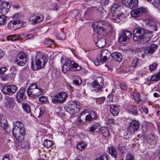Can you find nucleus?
Segmentation results:
<instances>
[{"label":"nucleus","instance_id":"f257e3e1","mask_svg":"<svg viewBox=\"0 0 160 160\" xmlns=\"http://www.w3.org/2000/svg\"><path fill=\"white\" fill-rule=\"evenodd\" d=\"M94 32L96 33L94 35V40L96 41V37L98 38H103L106 36L109 32L112 30V25L108 21H99L98 25L93 26Z\"/></svg>","mask_w":160,"mask_h":160},{"label":"nucleus","instance_id":"f03ea898","mask_svg":"<svg viewBox=\"0 0 160 160\" xmlns=\"http://www.w3.org/2000/svg\"><path fill=\"white\" fill-rule=\"evenodd\" d=\"M152 33L141 28H135L133 32V39L135 41H141L140 43L144 44L152 37Z\"/></svg>","mask_w":160,"mask_h":160},{"label":"nucleus","instance_id":"7ed1b4c3","mask_svg":"<svg viewBox=\"0 0 160 160\" xmlns=\"http://www.w3.org/2000/svg\"><path fill=\"white\" fill-rule=\"evenodd\" d=\"M12 133L18 142L23 141L26 133L25 129L23 124L20 121H17L13 123Z\"/></svg>","mask_w":160,"mask_h":160},{"label":"nucleus","instance_id":"20e7f679","mask_svg":"<svg viewBox=\"0 0 160 160\" xmlns=\"http://www.w3.org/2000/svg\"><path fill=\"white\" fill-rule=\"evenodd\" d=\"M61 62L63 64L62 67L63 72L65 73L69 70H79L81 68V67L77 63L74 62L66 58L65 57H62L61 58Z\"/></svg>","mask_w":160,"mask_h":160},{"label":"nucleus","instance_id":"39448f33","mask_svg":"<svg viewBox=\"0 0 160 160\" xmlns=\"http://www.w3.org/2000/svg\"><path fill=\"white\" fill-rule=\"evenodd\" d=\"M47 62L46 57L42 56L40 57H36L35 59H33L32 61V68L33 70H37L44 67Z\"/></svg>","mask_w":160,"mask_h":160},{"label":"nucleus","instance_id":"423d86ee","mask_svg":"<svg viewBox=\"0 0 160 160\" xmlns=\"http://www.w3.org/2000/svg\"><path fill=\"white\" fill-rule=\"evenodd\" d=\"M27 92L29 97L35 98L42 94L43 90L38 88L36 83H31Z\"/></svg>","mask_w":160,"mask_h":160},{"label":"nucleus","instance_id":"0eeeda50","mask_svg":"<svg viewBox=\"0 0 160 160\" xmlns=\"http://www.w3.org/2000/svg\"><path fill=\"white\" fill-rule=\"evenodd\" d=\"M68 97V95L66 92H62L54 95L52 101L55 104L62 103L65 101Z\"/></svg>","mask_w":160,"mask_h":160},{"label":"nucleus","instance_id":"6e6552de","mask_svg":"<svg viewBox=\"0 0 160 160\" xmlns=\"http://www.w3.org/2000/svg\"><path fill=\"white\" fill-rule=\"evenodd\" d=\"M79 105L77 101H71L68 105L66 111L71 114H74L79 111Z\"/></svg>","mask_w":160,"mask_h":160},{"label":"nucleus","instance_id":"1a4fd4ad","mask_svg":"<svg viewBox=\"0 0 160 160\" xmlns=\"http://www.w3.org/2000/svg\"><path fill=\"white\" fill-rule=\"evenodd\" d=\"M22 21L16 20L10 21L8 24V28L12 30H16L21 28L23 25Z\"/></svg>","mask_w":160,"mask_h":160},{"label":"nucleus","instance_id":"9d476101","mask_svg":"<svg viewBox=\"0 0 160 160\" xmlns=\"http://www.w3.org/2000/svg\"><path fill=\"white\" fill-rule=\"evenodd\" d=\"M103 80L101 77H98L92 83L91 85L93 88V90L96 92L100 91L102 88L103 85Z\"/></svg>","mask_w":160,"mask_h":160},{"label":"nucleus","instance_id":"9b49d317","mask_svg":"<svg viewBox=\"0 0 160 160\" xmlns=\"http://www.w3.org/2000/svg\"><path fill=\"white\" fill-rule=\"evenodd\" d=\"M18 89V87L14 85H6L2 89V92L5 95H11L15 93Z\"/></svg>","mask_w":160,"mask_h":160},{"label":"nucleus","instance_id":"f8f14e48","mask_svg":"<svg viewBox=\"0 0 160 160\" xmlns=\"http://www.w3.org/2000/svg\"><path fill=\"white\" fill-rule=\"evenodd\" d=\"M27 61V57L23 52H20L17 55L16 62L17 64L20 66H23Z\"/></svg>","mask_w":160,"mask_h":160},{"label":"nucleus","instance_id":"ddd939ff","mask_svg":"<svg viewBox=\"0 0 160 160\" xmlns=\"http://www.w3.org/2000/svg\"><path fill=\"white\" fill-rule=\"evenodd\" d=\"M126 17V16L122 12H121L118 15L117 13H113L110 18L114 22L118 23L120 21H123Z\"/></svg>","mask_w":160,"mask_h":160},{"label":"nucleus","instance_id":"4468645a","mask_svg":"<svg viewBox=\"0 0 160 160\" xmlns=\"http://www.w3.org/2000/svg\"><path fill=\"white\" fill-rule=\"evenodd\" d=\"M138 121L134 119H132L129 122V129L131 132H134L138 130L140 125Z\"/></svg>","mask_w":160,"mask_h":160},{"label":"nucleus","instance_id":"2eb2a0df","mask_svg":"<svg viewBox=\"0 0 160 160\" xmlns=\"http://www.w3.org/2000/svg\"><path fill=\"white\" fill-rule=\"evenodd\" d=\"M147 12L145 8H141L132 10L131 12V15L132 17L136 18L142 15L143 13Z\"/></svg>","mask_w":160,"mask_h":160},{"label":"nucleus","instance_id":"dca6fc26","mask_svg":"<svg viewBox=\"0 0 160 160\" xmlns=\"http://www.w3.org/2000/svg\"><path fill=\"white\" fill-rule=\"evenodd\" d=\"M132 33L131 32L127 30L122 32L121 34L119 36V41L121 43L123 42H126L128 39L131 36Z\"/></svg>","mask_w":160,"mask_h":160},{"label":"nucleus","instance_id":"f3484780","mask_svg":"<svg viewBox=\"0 0 160 160\" xmlns=\"http://www.w3.org/2000/svg\"><path fill=\"white\" fill-rule=\"evenodd\" d=\"M44 17L42 15H38L31 16L29 19V23L32 24H35L42 21Z\"/></svg>","mask_w":160,"mask_h":160},{"label":"nucleus","instance_id":"a211bd4d","mask_svg":"<svg viewBox=\"0 0 160 160\" xmlns=\"http://www.w3.org/2000/svg\"><path fill=\"white\" fill-rule=\"evenodd\" d=\"M110 57L107 56L103 57V56L100 55L99 57H97L94 60V63L95 65L98 66L101 64H103L108 61Z\"/></svg>","mask_w":160,"mask_h":160},{"label":"nucleus","instance_id":"6ab92c4d","mask_svg":"<svg viewBox=\"0 0 160 160\" xmlns=\"http://www.w3.org/2000/svg\"><path fill=\"white\" fill-rule=\"evenodd\" d=\"M124 4L130 9L137 7L138 5V0H124Z\"/></svg>","mask_w":160,"mask_h":160},{"label":"nucleus","instance_id":"aec40b11","mask_svg":"<svg viewBox=\"0 0 160 160\" xmlns=\"http://www.w3.org/2000/svg\"><path fill=\"white\" fill-rule=\"evenodd\" d=\"M146 139L148 143L151 145H154L156 142L157 139V136L152 134H149L146 136Z\"/></svg>","mask_w":160,"mask_h":160},{"label":"nucleus","instance_id":"412c9836","mask_svg":"<svg viewBox=\"0 0 160 160\" xmlns=\"http://www.w3.org/2000/svg\"><path fill=\"white\" fill-rule=\"evenodd\" d=\"M158 45L152 44L148 47H147L144 50V53L146 54H151L157 49Z\"/></svg>","mask_w":160,"mask_h":160},{"label":"nucleus","instance_id":"4be33fe9","mask_svg":"<svg viewBox=\"0 0 160 160\" xmlns=\"http://www.w3.org/2000/svg\"><path fill=\"white\" fill-rule=\"evenodd\" d=\"M25 89L24 88H21L17 92V97L18 102H21L24 100V97L25 95Z\"/></svg>","mask_w":160,"mask_h":160},{"label":"nucleus","instance_id":"5701e85b","mask_svg":"<svg viewBox=\"0 0 160 160\" xmlns=\"http://www.w3.org/2000/svg\"><path fill=\"white\" fill-rule=\"evenodd\" d=\"M5 104L8 108H12L14 105V100L13 97H6L5 99Z\"/></svg>","mask_w":160,"mask_h":160},{"label":"nucleus","instance_id":"b1692460","mask_svg":"<svg viewBox=\"0 0 160 160\" xmlns=\"http://www.w3.org/2000/svg\"><path fill=\"white\" fill-rule=\"evenodd\" d=\"M110 112L113 116H117L119 113V109L116 105H111L110 106Z\"/></svg>","mask_w":160,"mask_h":160},{"label":"nucleus","instance_id":"393cba45","mask_svg":"<svg viewBox=\"0 0 160 160\" xmlns=\"http://www.w3.org/2000/svg\"><path fill=\"white\" fill-rule=\"evenodd\" d=\"M96 41H94L98 47L100 48H103L106 44V41L104 38H98L96 37Z\"/></svg>","mask_w":160,"mask_h":160},{"label":"nucleus","instance_id":"a878e982","mask_svg":"<svg viewBox=\"0 0 160 160\" xmlns=\"http://www.w3.org/2000/svg\"><path fill=\"white\" fill-rule=\"evenodd\" d=\"M10 8V5L8 2H3L1 4V9L2 12L6 14L7 13Z\"/></svg>","mask_w":160,"mask_h":160},{"label":"nucleus","instance_id":"bb28decb","mask_svg":"<svg viewBox=\"0 0 160 160\" xmlns=\"http://www.w3.org/2000/svg\"><path fill=\"white\" fill-rule=\"evenodd\" d=\"M120 6L117 3H114L111 6L110 9L111 12L109 13L110 17L111 16L112 14L116 13V11L119 10L121 8Z\"/></svg>","mask_w":160,"mask_h":160},{"label":"nucleus","instance_id":"cd10ccee","mask_svg":"<svg viewBox=\"0 0 160 160\" xmlns=\"http://www.w3.org/2000/svg\"><path fill=\"white\" fill-rule=\"evenodd\" d=\"M111 56L115 60L119 62H121L122 59L121 54L118 52L112 53L111 54Z\"/></svg>","mask_w":160,"mask_h":160},{"label":"nucleus","instance_id":"c85d7f7f","mask_svg":"<svg viewBox=\"0 0 160 160\" xmlns=\"http://www.w3.org/2000/svg\"><path fill=\"white\" fill-rule=\"evenodd\" d=\"M108 150L109 153L112 157L115 158H117V152L115 147L112 146L111 147L108 148Z\"/></svg>","mask_w":160,"mask_h":160},{"label":"nucleus","instance_id":"c756f323","mask_svg":"<svg viewBox=\"0 0 160 160\" xmlns=\"http://www.w3.org/2000/svg\"><path fill=\"white\" fill-rule=\"evenodd\" d=\"M128 112L132 114L137 115L138 114V111L137 107L134 105H131L128 109Z\"/></svg>","mask_w":160,"mask_h":160},{"label":"nucleus","instance_id":"7c9ffc66","mask_svg":"<svg viewBox=\"0 0 160 160\" xmlns=\"http://www.w3.org/2000/svg\"><path fill=\"white\" fill-rule=\"evenodd\" d=\"M100 128V125L98 123H96L89 128V132H95L98 131Z\"/></svg>","mask_w":160,"mask_h":160},{"label":"nucleus","instance_id":"2f4dec72","mask_svg":"<svg viewBox=\"0 0 160 160\" xmlns=\"http://www.w3.org/2000/svg\"><path fill=\"white\" fill-rule=\"evenodd\" d=\"M101 132L105 137L108 138L109 137V131L107 127L102 128L101 129Z\"/></svg>","mask_w":160,"mask_h":160},{"label":"nucleus","instance_id":"473e14b6","mask_svg":"<svg viewBox=\"0 0 160 160\" xmlns=\"http://www.w3.org/2000/svg\"><path fill=\"white\" fill-rule=\"evenodd\" d=\"M160 80V71L156 74L152 76L149 80V82H155Z\"/></svg>","mask_w":160,"mask_h":160},{"label":"nucleus","instance_id":"72a5a7b5","mask_svg":"<svg viewBox=\"0 0 160 160\" xmlns=\"http://www.w3.org/2000/svg\"><path fill=\"white\" fill-rule=\"evenodd\" d=\"M22 107L23 109L25 111L28 113H29L30 112V109L29 106L27 103H22Z\"/></svg>","mask_w":160,"mask_h":160},{"label":"nucleus","instance_id":"f704fd0d","mask_svg":"<svg viewBox=\"0 0 160 160\" xmlns=\"http://www.w3.org/2000/svg\"><path fill=\"white\" fill-rule=\"evenodd\" d=\"M7 18L4 15H2L0 16V25L3 26L6 24Z\"/></svg>","mask_w":160,"mask_h":160},{"label":"nucleus","instance_id":"c9c22d12","mask_svg":"<svg viewBox=\"0 0 160 160\" xmlns=\"http://www.w3.org/2000/svg\"><path fill=\"white\" fill-rule=\"evenodd\" d=\"M100 55L103 56V57L106 56V57L107 56V57H110L111 56V52L109 51L106 49L102 50L101 52Z\"/></svg>","mask_w":160,"mask_h":160},{"label":"nucleus","instance_id":"e433bc0d","mask_svg":"<svg viewBox=\"0 0 160 160\" xmlns=\"http://www.w3.org/2000/svg\"><path fill=\"white\" fill-rule=\"evenodd\" d=\"M87 146V144L82 142H81L77 145V148L79 150H81L85 148Z\"/></svg>","mask_w":160,"mask_h":160},{"label":"nucleus","instance_id":"4c0bfd02","mask_svg":"<svg viewBox=\"0 0 160 160\" xmlns=\"http://www.w3.org/2000/svg\"><path fill=\"white\" fill-rule=\"evenodd\" d=\"M148 1H150L152 4L155 7L158 8L160 5L159 0H147Z\"/></svg>","mask_w":160,"mask_h":160},{"label":"nucleus","instance_id":"58836bf2","mask_svg":"<svg viewBox=\"0 0 160 160\" xmlns=\"http://www.w3.org/2000/svg\"><path fill=\"white\" fill-rule=\"evenodd\" d=\"M99 12L101 13V15L103 17H107L108 16L110 17L109 14L107 13L102 8H100L98 9Z\"/></svg>","mask_w":160,"mask_h":160},{"label":"nucleus","instance_id":"ea45409f","mask_svg":"<svg viewBox=\"0 0 160 160\" xmlns=\"http://www.w3.org/2000/svg\"><path fill=\"white\" fill-rule=\"evenodd\" d=\"M133 98L135 100L137 101L138 102H139L140 101V95L136 91L134 92L133 95Z\"/></svg>","mask_w":160,"mask_h":160},{"label":"nucleus","instance_id":"a19ab883","mask_svg":"<svg viewBox=\"0 0 160 160\" xmlns=\"http://www.w3.org/2000/svg\"><path fill=\"white\" fill-rule=\"evenodd\" d=\"M134 132H131V131L129 130L124 132V137L125 139H127L129 138L131 136L132 133Z\"/></svg>","mask_w":160,"mask_h":160},{"label":"nucleus","instance_id":"79ce46f5","mask_svg":"<svg viewBox=\"0 0 160 160\" xmlns=\"http://www.w3.org/2000/svg\"><path fill=\"white\" fill-rule=\"evenodd\" d=\"M89 114L92 117V118L94 121L96 120L98 118V115L94 111H91L90 112Z\"/></svg>","mask_w":160,"mask_h":160},{"label":"nucleus","instance_id":"37998d69","mask_svg":"<svg viewBox=\"0 0 160 160\" xmlns=\"http://www.w3.org/2000/svg\"><path fill=\"white\" fill-rule=\"evenodd\" d=\"M158 64L156 63H153L149 66V69L152 72L156 69L157 67Z\"/></svg>","mask_w":160,"mask_h":160},{"label":"nucleus","instance_id":"c03bdc74","mask_svg":"<svg viewBox=\"0 0 160 160\" xmlns=\"http://www.w3.org/2000/svg\"><path fill=\"white\" fill-rule=\"evenodd\" d=\"M53 41L50 39H45L44 40V44L47 47L50 46L52 44Z\"/></svg>","mask_w":160,"mask_h":160},{"label":"nucleus","instance_id":"a18cd8bd","mask_svg":"<svg viewBox=\"0 0 160 160\" xmlns=\"http://www.w3.org/2000/svg\"><path fill=\"white\" fill-rule=\"evenodd\" d=\"M56 37L58 39L62 40L65 38L64 35L61 31L58 32L56 35Z\"/></svg>","mask_w":160,"mask_h":160},{"label":"nucleus","instance_id":"49530a36","mask_svg":"<svg viewBox=\"0 0 160 160\" xmlns=\"http://www.w3.org/2000/svg\"><path fill=\"white\" fill-rule=\"evenodd\" d=\"M0 125L5 130L7 129L8 126L7 120L5 119L2 120V123H0Z\"/></svg>","mask_w":160,"mask_h":160},{"label":"nucleus","instance_id":"de8ad7c7","mask_svg":"<svg viewBox=\"0 0 160 160\" xmlns=\"http://www.w3.org/2000/svg\"><path fill=\"white\" fill-rule=\"evenodd\" d=\"M52 145V143L50 140H46L44 142V145L47 148H50Z\"/></svg>","mask_w":160,"mask_h":160},{"label":"nucleus","instance_id":"09e8293b","mask_svg":"<svg viewBox=\"0 0 160 160\" xmlns=\"http://www.w3.org/2000/svg\"><path fill=\"white\" fill-rule=\"evenodd\" d=\"M7 39L8 40L15 41L18 39V38L17 36L11 35L7 37Z\"/></svg>","mask_w":160,"mask_h":160},{"label":"nucleus","instance_id":"8fccbe9b","mask_svg":"<svg viewBox=\"0 0 160 160\" xmlns=\"http://www.w3.org/2000/svg\"><path fill=\"white\" fill-rule=\"evenodd\" d=\"M105 100V97H102L97 99L96 102L97 103H98L99 104L103 103Z\"/></svg>","mask_w":160,"mask_h":160},{"label":"nucleus","instance_id":"3c124183","mask_svg":"<svg viewBox=\"0 0 160 160\" xmlns=\"http://www.w3.org/2000/svg\"><path fill=\"white\" fill-rule=\"evenodd\" d=\"M125 160H135L134 158L132 155L128 154L126 155Z\"/></svg>","mask_w":160,"mask_h":160},{"label":"nucleus","instance_id":"603ef678","mask_svg":"<svg viewBox=\"0 0 160 160\" xmlns=\"http://www.w3.org/2000/svg\"><path fill=\"white\" fill-rule=\"evenodd\" d=\"M139 61V59L137 58H135L133 61L132 64V67L133 68L136 67L137 66L138 64V61Z\"/></svg>","mask_w":160,"mask_h":160},{"label":"nucleus","instance_id":"864d4df0","mask_svg":"<svg viewBox=\"0 0 160 160\" xmlns=\"http://www.w3.org/2000/svg\"><path fill=\"white\" fill-rule=\"evenodd\" d=\"M39 100L40 102L43 103H45L47 102V99L44 96H42L39 97Z\"/></svg>","mask_w":160,"mask_h":160},{"label":"nucleus","instance_id":"5fc2aeb1","mask_svg":"<svg viewBox=\"0 0 160 160\" xmlns=\"http://www.w3.org/2000/svg\"><path fill=\"white\" fill-rule=\"evenodd\" d=\"M108 158L106 155H104L99 158H97L95 160H108Z\"/></svg>","mask_w":160,"mask_h":160},{"label":"nucleus","instance_id":"6e6d98bb","mask_svg":"<svg viewBox=\"0 0 160 160\" xmlns=\"http://www.w3.org/2000/svg\"><path fill=\"white\" fill-rule=\"evenodd\" d=\"M120 87L121 89L124 90H125L127 88V85L124 83H120Z\"/></svg>","mask_w":160,"mask_h":160},{"label":"nucleus","instance_id":"4d7b16f0","mask_svg":"<svg viewBox=\"0 0 160 160\" xmlns=\"http://www.w3.org/2000/svg\"><path fill=\"white\" fill-rule=\"evenodd\" d=\"M85 120L86 121L90 122L91 121H94L93 119L92 118V117L89 114L86 116Z\"/></svg>","mask_w":160,"mask_h":160},{"label":"nucleus","instance_id":"13d9d810","mask_svg":"<svg viewBox=\"0 0 160 160\" xmlns=\"http://www.w3.org/2000/svg\"><path fill=\"white\" fill-rule=\"evenodd\" d=\"M7 70V69L6 67L0 68V73L3 74Z\"/></svg>","mask_w":160,"mask_h":160},{"label":"nucleus","instance_id":"bf43d9fd","mask_svg":"<svg viewBox=\"0 0 160 160\" xmlns=\"http://www.w3.org/2000/svg\"><path fill=\"white\" fill-rule=\"evenodd\" d=\"M5 119L3 114L0 113V123H2V121Z\"/></svg>","mask_w":160,"mask_h":160},{"label":"nucleus","instance_id":"052dcab7","mask_svg":"<svg viewBox=\"0 0 160 160\" xmlns=\"http://www.w3.org/2000/svg\"><path fill=\"white\" fill-rule=\"evenodd\" d=\"M34 37L33 35L32 34L27 35L26 36L25 38L27 39H30L33 38Z\"/></svg>","mask_w":160,"mask_h":160},{"label":"nucleus","instance_id":"680f3d73","mask_svg":"<svg viewBox=\"0 0 160 160\" xmlns=\"http://www.w3.org/2000/svg\"><path fill=\"white\" fill-rule=\"evenodd\" d=\"M109 2V0H102V2L104 5H108Z\"/></svg>","mask_w":160,"mask_h":160},{"label":"nucleus","instance_id":"e2e57ef3","mask_svg":"<svg viewBox=\"0 0 160 160\" xmlns=\"http://www.w3.org/2000/svg\"><path fill=\"white\" fill-rule=\"evenodd\" d=\"M108 122L110 124H112L115 123V120L113 119H109L108 120Z\"/></svg>","mask_w":160,"mask_h":160},{"label":"nucleus","instance_id":"0e129e2a","mask_svg":"<svg viewBox=\"0 0 160 160\" xmlns=\"http://www.w3.org/2000/svg\"><path fill=\"white\" fill-rule=\"evenodd\" d=\"M143 111L145 112V113L147 114L148 113V108L144 107L142 108Z\"/></svg>","mask_w":160,"mask_h":160},{"label":"nucleus","instance_id":"69168bd1","mask_svg":"<svg viewBox=\"0 0 160 160\" xmlns=\"http://www.w3.org/2000/svg\"><path fill=\"white\" fill-rule=\"evenodd\" d=\"M4 55V52L1 50L0 49V59Z\"/></svg>","mask_w":160,"mask_h":160},{"label":"nucleus","instance_id":"338daca9","mask_svg":"<svg viewBox=\"0 0 160 160\" xmlns=\"http://www.w3.org/2000/svg\"><path fill=\"white\" fill-rule=\"evenodd\" d=\"M42 108H40V113H39V116H41L43 113L44 112L43 111H42Z\"/></svg>","mask_w":160,"mask_h":160},{"label":"nucleus","instance_id":"774afa93","mask_svg":"<svg viewBox=\"0 0 160 160\" xmlns=\"http://www.w3.org/2000/svg\"><path fill=\"white\" fill-rule=\"evenodd\" d=\"M2 160H10V159L8 157L5 156L4 157Z\"/></svg>","mask_w":160,"mask_h":160}]
</instances>
